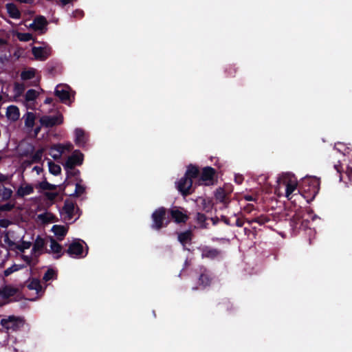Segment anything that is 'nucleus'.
<instances>
[{
    "label": "nucleus",
    "mask_w": 352,
    "mask_h": 352,
    "mask_svg": "<svg viewBox=\"0 0 352 352\" xmlns=\"http://www.w3.org/2000/svg\"><path fill=\"white\" fill-rule=\"evenodd\" d=\"M320 179L316 177H307L302 179L300 189L301 195L308 202L312 201L320 190Z\"/></svg>",
    "instance_id": "obj_1"
},
{
    "label": "nucleus",
    "mask_w": 352,
    "mask_h": 352,
    "mask_svg": "<svg viewBox=\"0 0 352 352\" xmlns=\"http://www.w3.org/2000/svg\"><path fill=\"white\" fill-rule=\"evenodd\" d=\"M294 176L290 173H284L278 178L277 182L279 184L285 186V196L288 199H292V193L296 190L297 184L296 180H293Z\"/></svg>",
    "instance_id": "obj_2"
},
{
    "label": "nucleus",
    "mask_w": 352,
    "mask_h": 352,
    "mask_svg": "<svg viewBox=\"0 0 352 352\" xmlns=\"http://www.w3.org/2000/svg\"><path fill=\"white\" fill-rule=\"evenodd\" d=\"M166 213V209L164 207L158 208L153 212L151 216L153 219L151 228L153 229L160 230L162 228L167 226L169 221H167L165 224L164 223Z\"/></svg>",
    "instance_id": "obj_3"
},
{
    "label": "nucleus",
    "mask_w": 352,
    "mask_h": 352,
    "mask_svg": "<svg viewBox=\"0 0 352 352\" xmlns=\"http://www.w3.org/2000/svg\"><path fill=\"white\" fill-rule=\"evenodd\" d=\"M0 324L6 329L7 332L16 331L23 325V320L20 317L10 316L8 318L1 319Z\"/></svg>",
    "instance_id": "obj_4"
},
{
    "label": "nucleus",
    "mask_w": 352,
    "mask_h": 352,
    "mask_svg": "<svg viewBox=\"0 0 352 352\" xmlns=\"http://www.w3.org/2000/svg\"><path fill=\"white\" fill-rule=\"evenodd\" d=\"M66 170V179H65L63 184L59 186V188L61 190H65L67 186L73 185L74 182L80 181L82 182V179L80 177V172L78 169H65Z\"/></svg>",
    "instance_id": "obj_5"
},
{
    "label": "nucleus",
    "mask_w": 352,
    "mask_h": 352,
    "mask_svg": "<svg viewBox=\"0 0 352 352\" xmlns=\"http://www.w3.org/2000/svg\"><path fill=\"white\" fill-rule=\"evenodd\" d=\"M201 258L210 260L219 259L222 257V251L219 249L212 248L209 245L199 247Z\"/></svg>",
    "instance_id": "obj_6"
},
{
    "label": "nucleus",
    "mask_w": 352,
    "mask_h": 352,
    "mask_svg": "<svg viewBox=\"0 0 352 352\" xmlns=\"http://www.w3.org/2000/svg\"><path fill=\"white\" fill-rule=\"evenodd\" d=\"M334 168L340 175V180L345 183L347 186H352V168L347 166L343 170L342 166L339 162L334 165Z\"/></svg>",
    "instance_id": "obj_7"
},
{
    "label": "nucleus",
    "mask_w": 352,
    "mask_h": 352,
    "mask_svg": "<svg viewBox=\"0 0 352 352\" xmlns=\"http://www.w3.org/2000/svg\"><path fill=\"white\" fill-rule=\"evenodd\" d=\"M83 154L80 151H74L63 164L64 168L74 169L76 166H80L83 162Z\"/></svg>",
    "instance_id": "obj_8"
},
{
    "label": "nucleus",
    "mask_w": 352,
    "mask_h": 352,
    "mask_svg": "<svg viewBox=\"0 0 352 352\" xmlns=\"http://www.w3.org/2000/svg\"><path fill=\"white\" fill-rule=\"evenodd\" d=\"M176 187L184 197H186L193 192L192 190V180L184 176L176 183Z\"/></svg>",
    "instance_id": "obj_9"
},
{
    "label": "nucleus",
    "mask_w": 352,
    "mask_h": 352,
    "mask_svg": "<svg viewBox=\"0 0 352 352\" xmlns=\"http://www.w3.org/2000/svg\"><path fill=\"white\" fill-rule=\"evenodd\" d=\"M39 122L41 125L45 128H52L54 126L61 124L63 122V116L60 114L58 116H43Z\"/></svg>",
    "instance_id": "obj_10"
},
{
    "label": "nucleus",
    "mask_w": 352,
    "mask_h": 352,
    "mask_svg": "<svg viewBox=\"0 0 352 352\" xmlns=\"http://www.w3.org/2000/svg\"><path fill=\"white\" fill-rule=\"evenodd\" d=\"M168 212L174 221L178 224L185 223L189 219V217L187 214V211L184 208L180 209L177 207H174L168 210Z\"/></svg>",
    "instance_id": "obj_11"
},
{
    "label": "nucleus",
    "mask_w": 352,
    "mask_h": 352,
    "mask_svg": "<svg viewBox=\"0 0 352 352\" xmlns=\"http://www.w3.org/2000/svg\"><path fill=\"white\" fill-rule=\"evenodd\" d=\"M65 253L68 254L71 257H84L87 254V251L85 255L83 254V246L80 243V240H74L72 243L69 244L67 250H65Z\"/></svg>",
    "instance_id": "obj_12"
},
{
    "label": "nucleus",
    "mask_w": 352,
    "mask_h": 352,
    "mask_svg": "<svg viewBox=\"0 0 352 352\" xmlns=\"http://www.w3.org/2000/svg\"><path fill=\"white\" fill-rule=\"evenodd\" d=\"M216 170L210 166L204 167L200 175L199 181L206 186L213 185Z\"/></svg>",
    "instance_id": "obj_13"
},
{
    "label": "nucleus",
    "mask_w": 352,
    "mask_h": 352,
    "mask_svg": "<svg viewBox=\"0 0 352 352\" xmlns=\"http://www.w3.org/2000/svg\"><path fill=\"white\" fill-rule=\"evenodd\" d=\"M54 94L57 98H58L61 102L66 104L71 102V96L69 91V87H65L61 85H57L54 91Z\"/></svg>",
    "instance_id": "obj_14"
},
{
    "label": "nucleus",
    "mask_w": 352,
    "mask_h": 352,
    "mask_svg": "<svg viewBox=\"0 0 352 352\" xmlns=\"http://www.w3.org/2000/svg\"><path fill=\"white\" fill-rule=\"evenodd\" d=\"M46 243L43 238H42L40 235H38L34 241L33 244V248L32 250V254L34 255L36 258V261L33 264V265H36L38 262V256L43 253V250L45 247Z\"/></svg>",
    "instance_id": "obj_15"
},
{
    "label": "nucleus",
    "mask_w": 352,
    "mask_h": 352,
    "mask_svg": "<svg viewBox=\"0 0 352 352\" xmlns=\"http://www.w3.org/2000/svg\"><path fill=\"white\" fill-rule=\"evenodd\" d=\"M199 284L203 287L210 285L212 280V273L206 267L201 266L199 268Z\"/></svg>",
    "instance_id": "obj_16"
},
{
    "label": "nucleus",
    "mask_w": 352,
    "mask_h": 352,
    "mask_svg": "<svg viewBox=\"0 0 352 352\" xmlns=\"http://www.w3.org/2000/svg\"><path fill=\"white\" fill-rule=\"evenodd\" d=\"M45 252L50 254L54 253L55 256L54 258L59 259L65 253V250L63 252V247L53 237H50V250L45 249Z\"/></svg>",
    "instance_id": "obj_17"
},
{
    "label": "nucleus",
    "mask_w": 352,
    "mask_h": 352,
    "mask_svg": "<svg viewBox=\"0 0 352 352\" xmlns=\"http://www.w3.org/2000/svg\"><path fill=\"white\" fill-rule=\"evenodd\" d=\"M47 21L43 16H37L34 18L33 22L30 25V28L35 31H41L43 33L46 30Z\"/></svg>",
    "instance_id": "obj_18"
},
{
    "label": "nucleus",
    "mask_w": 352,
    "mask_h": 352,
    "mask_svg": "<svg viewBox=\"0 0 352 352\" xmlns=\"http://www.w3.org/2000/svg\"><path fill=\"white\" fill-rule=\"evenodd\" d=\"M19 289L10 285H5L0 289V297L3 299H8L17 294Z\"/></svg>",
    "instance_id": "obj_19"
},
{
    "label": "nucleus",
    "mask_w": 352,
    "mask_h": 352,
    "mask_svg": "<svg viewBox=\"0 0 352 352\" xmlns=\"http://www.w3.org/2000/svg\"><path fill=\"white\" fill-rule=\"evenodd\" d=\"M52 231L56 235L58 241H62L66 236L68 228L64 226L54 225L52 228Z\"/></svg>",
    "instance_id": "obj_20"
},
{
    "label": "nucleus",
    "mask_w": 352,
    "mask_h": 352,
    "mask_svg": "<svg viewBox=\"0 0 352 352\" xmlns=\"http://www.w3.org/2000/svg\"><path fill=\"white\" fill-rule=\"evenodd\" d=\"M76 204L69 199H66L63 207V212L67 214L68 220L74 217V212Z\"/></svg>",
    "instance_id": "obj_21"
},
{
    "label": "nucleus",
    "mask_w": 352,
    "mask_h": 352,
    "mask_svg": "<svg viewBox=\"0 0 352 352\" xmlns=\"http://www.w3.org/2000/svg\"><path fill=\"white\" fill-rule=\"evenodd\" d=\"M193 234L192 230H188L184 232H182L178 234V241L179 243L185 247L186 244L191 243L192 239Z\"/></svg>",
    "instance_id": "obj_22"
},
{
    "label": "nucleus",
    "mask_w": 352,
    "mask_h": 352,
    "mask_svg": "<svg viewBox=\"0 0 352 352\" xmlns=\"http://www.w3.org/2000/svg\"><path fill=\"white\" fill-rule=\"evenodd\" d=\"M6 116L12 122H16L20 116L19 109L14 105H10L7 108Z\"/></svg>",
    "instance_id": "obj_23"
},
{
    "label": "nucleus",
    "mask_w": 352,
    "mask_h": 352,
    "mask_svg": "<svg viewBox=\"0 0 352 352\" xmlns=\"http://www.w3.org/2000/svg\"><path fill=\"white\" fill-rule=\"evenodd\" d=\"M32 53L36 60H45L49 54L46 50L41 47H33L32 49Z\"/></svg>",
    "instance_id": "obj_24"
},
{
    "label": "nucleus",
    "mask_w": 352,
    "mask_h": 352,
    "mask_svg": "<svg viewBox=\"0 0 352 352\" xmlns=\"http://www.w3.org/2000/svg\"><path fill=\"white\" fill-rule=\"evenodd\" d=\"M6 8L7 12L12 19H19L21 16V12L16 7V6L13 3H8L6 5Z\"/></svg>",
    "instance_id": "obj_25"
},
{
    "label": "nucleus",
    "mask_w": 352,
    "mask_h": 352,
    "mask_svg": "<svg viewBox=\"0 0 352 352\" xmlns=\"http://www.w3.org/2000/svg\"><path fill=\"white\" fill-rule=\"evenodd\" d=\"M87 142L85 131L80 128L75 130V144L78 146H84Z\"/></svg>",
    "instance_id": "obj_26"
},
{
    "label": "nucleus",
    "mask_w": 352,
    "mask_h": 352,
    "mask_svg": "<svg viewBox=\"0 0 352 352\" xmlns=\"http://www.w3.org/2000/svg\"><path fill=\"white\" fill-rule=\"evenodd\" d=\"M3 182H0V200L8 201L11 198L13 191L11 188L5 187L3 184Z\"/></svg>",
    "instance_id": "obj_27"
},
{
    "label": "nucleus",
    "mask_w": 352,
    "mask_h": 352,
    "mask_svg": "<svg viewBox=\"0 0 352 352\" xmlns=\"http://www.w3.org/2000/svg\"><path fill=\"white\" fill-rule=\"evenodd\" d=\"M34 192V188L31 184H26L25 186H20L16 192V196L24 197Z\"/></svg>",
    "instance_id": "obj_28"
},
{
    "label": "nucleus",
    "mask_w": 352,
    "mask_h": 352,
    "mask_svg": "<svg viewBox=\"0 0 352 352\" xmlns=\"http://www.w3.org/2000/svg\"><path fill=\"white\" fill-rule=\"evenodd\" d=\"M199 175V168L193 164H190L187 167V170L185 173L184 176L186 178H190V179L192 180V179L197 178Z\"/></svg>",
    "instance_id": "obj_29"
},
{
    "label": "nucleus",
    "mask_w": 352,
    "mask_h": 352,
    "mask_svg": "<svg viewBox=\"0 0 352 352\" xmlns=\"http://www.w3.org/2000/svg\"><path fill=\"white\" fill-rule=\"evenodd\" d=\"M82 182H76L73 184L75 185V190L73 193L69 194V196L79 197L85 192L86 187L82 185Z\"/></svg>",
    "instance_id": "obj_30"
},
{
    "label": "nucleus",
    "mask_w": 352,
    "mask_h": 352,
    "mask_svg": "<svg viewBox=\"0 0 352 352\" xmlns=\"http://www.w3.org/2000/svg\"><path fill=\"white\" fill-rule=\"evenodd\" d=\"M214 196L217 200H218L221 203H223L225 205H227L229 203L228 195L221 188L217 189Z\"/></svg>",
    "instance_id": "obj_31"
},
{
    "label": "nucleus",
    "mask_w": 352,
    "mask_h": 352,
    "mask_svg": "<svg viewBox=\"0 0 352 352\" xmlns=\"http://www.w3.org/2000/svg\"><path fill=\"white\" fill-rule=\"evenodd\" d=\"M270 221V217L267 215H265V214H261L258 217H254L251 219H246V221L249 224H252V223H257L259 225H264L266 223L269 222Z\"/></svg>",
    "instance_id": "obj_32"
},
{
    "label": "nucleus",
    "mask_w": 352,
    "mask_h": 352,
    "mask_svg": "<svg viewBox=\"0 0 352 352\" xmlns=\"http://www.w3.org/2000/svg\"><path fill=\"white\" fill-rule=\"evenodd\" d=\"M199 199L201 201V209L206 212H211L212 207H213V204H212V200H210L208 198H202V197H199Z\"/></svg>",
    "instance_id": "obj_33"
},
{
    "label": "nucleus",
    "mask_w": 352,
    "mask_h": 352,
    "mask_svg": "<svg viewBox=\"0 0 352 352\" xmlns=\"http://www.w3.org/2000/svg\"><path fill=\"white\" fill-rule=\"evenodd\" d=\"M218 306L221 310H225L228 312H231L234 310L232 303L228 298L223 299L221 302H219Z\"/></svg>",
    "instance_id": "obj_34"
},
{
    "label": "nucleus",
    "mask_w": 352,
    "mask_h": 352,
    "mask_svg": "<svg viewBox=\"0 0 352 352\" xmlns=\"http://www.w3.org/2000/svg\"><path fill=\"white\" fill-rule=\"evenodd\" d=\"M195 220L198 224H199V228L202 229H206L208 228V223H206L207 217L206 216L201 212H197L196 214Z\"/></svg>",
    "instance_id": "obj_35"
},
{
    "label": "nucleus",
    "mask_w": 352,
    "mask_h": 352,
    "mask_svg": "<svg viewBox=\"0 0 352 352\" xmlns=\"http://www.w3.org/2000/svg\"><path fill=\"white\" fill-rule=\"evenodd\" d=\"M27 287L30 290H36V293H38L42 289L40 280L36 278H32L27 285Z\"/></svg>",
    "instance_id": "obj_36"
},
{
    "label": "nucleus",
    "mask_w": 352,
    "mask_h": 352,
    "mask_svg": "<svg viewBox=\"0 0 352 352\" xmlns=\"http://www.w3.org/2000/svg\"><path fill=\"white\" fill-rule=\"evenodd\" d=\"M35 123V115L32 112L28 111L25 116V126L32 128Z\"/></svg>",
    "instance_id": "obj_37"
},
{
    "label": "nucleus",
    "mask_w": 352,
    "mask_h": 352,
    "mask_svg": "<svg viewBox=\"0 0 352 352\" xmlns=\"http://www.w3.org/2000/svg\"><path fill=\"white\" fill-rule=\"evenodd\" d=\"M58 186L50 184L46 179L39 182L38 184L36 186L38 188H40L43 190H55L57 189Z\"/></svg>",
    "instance_id": "obj_38"
},
{
    "label": "nucleus",
    "mask_w": 352,
    "mask_h": 352,
    "mask_svg": "<svg viewBox=\"0 0 352 352\" xmlns=\"http://www.w3.org/2000/svg\"><path fill=\"white\" fill-rule=\"evenodd\" d=\"M48 167L50 173L54 175H58L61 172L60 166L51 160L48 162Z\"/></svg>",
    "instance_id": "obj_39"
},
{
    "label": "nucleus",
    "mask_w": 352,
    "mask_h": 352,
    "mask_svg": "<svg viewBox=\"0 0 352 352\" xmlns=\"http://www.w3.org/2000/svg\"><path fill=\"white\" fill-rule=\"evenodd\" d=\"M35 77V69L31 68L28 70L23 71L21 73V78L23 80H28L32 79Z\"/></svg>",
    "instance_id": "obj_40"
},
{
    "label": "nucleus",
    "mask_w": 352,
    "mask_h": 352,
    "mask_svg": "<svg viewBox=\"0 0 352 352\" xmlns=\"http://www.w3.org/2000/svg\"><path fill=\"white\" fill-rule=\"evenodd\" d=\"M57 278V273L55 270H54L52 268L48 269L45 273L44 274V276L43 277V280L45 282H47L52 279H56Z\"/></svg>",
    "instance_id": "obj_41"
},
{
    "label": "nucleus",
    "mask_w": 352,
    "mask_h": 352,
    "mask_svg": "<svg viewBox=\"0 0 352 352\" xmlns=\"http://www.w3.org/2000/svg\"><path fill=\"white\" fill-rule=\"evenodd\" d=\"M38 96V92L34 89H29L25 95V99L27 102H32L35 100Z\"/></svg>",
    "instance_id": "obj_42"
},
{
    "label": "nucleus",
    "mask_w": 352,
    "mask_h": 352,
    "mask_svg": "<svg viewBox=\"0 0 352 352\" xmlns=\"http://www.w3.org/2000/svg\"><path fill=\"white\" fill-rule=\"evenodd\" d=\"M43 150L38 149L34 154L31 155L32 163H39L42 160Z\"/></svg>",
    "instance_id": "obj_43"
},
{
    "label": "nucleus",
    "mask_w": 352,
    "mask_h": 352,
    "mask_svg": "<svg viewBox=\"0 0 352 352\" xmlns=\"http://www.w3.org/2000/svg\"><path fill=\"white\" fill-rule=\"evenodd\" d=\"M236 68L234 67V65H228L225 69L227 77H234L236 73Z\"/></svg>",
    "instance_id": "obj_44"
},
{
    "label": "nucleus",
    "mask_w": 352,
    "mask_h": 352,
    "mask_svg": "<svg viewBox=\"0 0 352 352\" xmlns=\"http://www.w3.org/2000/svg\"><path fill=\"white\" fill-rule=\"evenodd\" d=\"M14 90L17 95L20 96L25 91V85L23 83L15 82L14 85Z\"/></svg>",
    "instance_id": "obj_45"
},
{
    "label": "nucleus",
    "mask_w": 352,
    "mask_h": 352,
    "mask_svg": "<svg viewBox=\"0 0 352 352\" xmlns=\"http://www.w3.org/2000/svg\"><path fill=\"white\" fill-rule=\"evenodd\" d=\"M18 38L21 41H30L32 39L33 36L30 33H19L18 34Z\"/></svg>",
    "instance_id": "obj_46"
},
{
    "label": "nucleus",
    "mask_w": 352,
    "mask_h": 352,
    "mask_svg": "<svg viewBox=\"0 0 352 352\" xmlns=\"http://www.w3.org/2000/svg\"><path fill=\"white\" fill-rule=\"evenodd\" d=\"M32 245V243L30 241H23L21 244L16 246V249L21 252H23L25 250L29 249Z\"/></svg>",
    "instance_id": "obj_47"
},
{
    "label": "nucleus",
    "mask_w": 352,
    "mask_h": 352,
    "mask_svg": "<svg viewBox=\"0 0 352 352\" xmlns=\"http://www.w3.org/2000/svg\"><path fill=\"white\" fill-rule=\"evenodd\" d=\"M14 208V204H10V203H6L5 204H3V205H0V211L1 212H3V211H11L12 210H13Z\"/></svg>",
    "instance_id": "obj_48"
},
{
    "label": "nucleus",
    "mask_w": 352,
    "mask_h": 352,
    "mask_svg": "<svg viewBox=\"0 0 352 352\" xmlns=\"http://www.w3.org/2000/svg\"><path fill=\"white\" fill-rule=\"evenodd\" d=\"M19 270L17 265H14L8 268H7L5 271H4V276H10L11 274H12L13 272L17 271Z\"/></svg>",
    "instance_id": "obj_49"
},
{
    "label": "nucleus",
    "mask_w": 352,
    "mask_h": 352,
    "mask_svg": "<svg viewBox=\"0 0 352 352\" xmlns=\"http://www.w3.org/2000/svg\"><path fill=\"white\" fill-rule=\"evenodd\" d=\"M3 241L5 242V243L8 244L10 247H12L15 245L14 242L12 241L10 237H9V234L8 232H6L5 234H4V236H3Z\"/></svg>",
    "instance_id": "obj_50"
},
{
    "label": "nucleus",
    "mask_w": 352,
    "mask_h": 352,
    "mask_svg": "<svg viewBox=\"0 0 352 352\" xmlns=\"http://www.w3.org/2000/svg\"><path fill=\"white\" fill-rule=\"evenodd\" d=\"M52 148L53 150L56 151L57 152L59 153L60 155H61L64 152L65 146L60 144H58L53 145Z\"/></svg>",
    "instance_id": "obj_51"
},
{
    "label": "nucleus",
    "mask_w": 352,
    "mask_h": 352,
    "mask_svg": "<svg viewBox=\"0 0 352 352\" xmlns=\"http://www.w3.org/2000/svg\"><path fill=\"white\" fill-rule=\"evenodd\" d=\"M45 195L49 200L54 201L58 196V193L52 192H47L45 193Z\"/></svg>",
    "instance_id": "obj_52"
},
{
    "label": "nucleus",
    "mask_w": 352,
    "mask_h": 352,
    "mask_svg": "<svg viewBox=\"0 0 352 352\" xmlns=\"http://www.w3.org/2000/svg\"><path fill=\"white\" fill-rule=\"evenodd\" d=\"M10 224V221L8 219H0V227L6 228Z\"/></svg>",
    "instance_id": "obj_53"
},
{
    "label": "nucleus",
    "mask_w": 352,
    "mask_h": 352,
    "mask_svg": "<svg viewBox=\"0 0 352 352\" xmlns=\"http://www.w3.org/2000/svg\"><path fill=\"white\" fill-rule=\"evenodd\" d=\"M221 221H222L225 224H226V225H228V226H234V223H232L230 222V219H229V218H228V217H226V216H221Z\"/></svg>",
    "instance_id": "obj_54"
},
{
    "label": "nucleus",
    "mask_w": 352,
    "mask_h": 352,
    "mask_svg": "<svg viewBox=\"0 0 352 352\" xmlns=\"http://www.w3.org/2000/svg\"><path fill=\"white\" fill-rule=\"evenodd\" d=\"M234 181L237 184H241L243 182V177L242 175H235Z\"/></svg>",
    "instance_id": "obj_55"
},
{
    "label": "nucleus",
    "mask_w": 352,
    "mask_h": 352,
    "mask_svg": "<svg viewBox=\"0 0 352 352\" xmlns=\"http://www.w3.org/2000/svg\"><path fill=\"white\" fill-rule=\"evenodd\" d=\"M244 199L246 200V201H256L258 197H254L252 195H245L244 197Z\"/></svg>",
    "instance_id": "obj_56"
},
{
    "label": "nucleus",
    "mask_w": 352,
    "mask_h": 352,
    "mask_svg": "<svg viewBox=\"0 0 352 352\" xmlns=\"http://www.w3.org/2000/svg\"><path fill=\"white\" fill-rule=\"evenodd\" d=\"M244 224V221L240 218H237L235 221L234 225L237 227H242Z\"/></svg>",
    "instance_id": "obj_57"
},
{
    "label": "nucleus",
    "mask_w": 352,
    "mask_h": 352,
    "mask_svg": "<svg viewBox=\"0 0 352 352\" xmlns=\"http://www.w3.org/2000/svg\"><path fill=\"white\" fill-rule=\"evenodd\" d=\"M23 259L24 261H25V263L29 265H32V257L29 256H25V255H23Z\"/></svg>",
    "instance_id": "obj_58"
},
{
    "label": "nucleus",
    "mask_w": 352,
    "mask_h": 352,
    "mask_svg": "<svg viewBox=\"0 0 352 352\" xmlns=\"http://www.w3.org/2000/svg\"><path fill=\"white\" fill-rule=\"evenodd\" d=\"M244 210L245 211H246L247 212H251L253 210H254V206L253 204H248L245 208H244Z\"/></svg>",
    "instance_id": "obj_59"
},
{
    "label": "nucleus",
    "mask_w": 352,
    "mask_h": 352,
    "mask_svg": "<svg viewBox=\"0 0 352 352\" xmlns=\"http://www.w3.org/2000/svg\"><path fill=\"white\" fill-rule=\"evenodd\" d=\"M9 180V176L0 173V182H7Z\"/></svg>",
    "instance_id": "obj_60"
},
{
    "label": "nucleus",
    "mask_w": 352,
    "mask_h": 352,
    "mask_svg": "<svg viewBox=\"0 0 352 352\" xmlns=\"http://www.w3.org/2000/svg\"><path fill=\"white\" fill-rule=\"evenodd\" d=\"M54 99L52 98L47 97L44 100V103L47 104H50L53 102Z\"/></svg>",
    "instance_id": "obj_61"
},
{
    "label": "nucleus",
    "mask_w": 352,
    "mask_h": 352,
    "mask_svg": "<svg viewBox=\"0 0 352 352\" xmlns=\"http://www.w3.org/2000/svg\"><path fill=\"white\" fill-rule=\"evenodd\" d=\"M84 15L83 11L82 10H76L75 12V16H78L79 17H82Z\"/></svg>",
    "instance_id": "obj_62"
},
{
    "label": "nucleus",
    "mask_w": 352,
    "mask_h": 352,
    "mask_svg": "<svg viewBox=\"0 0 352 352\" xmlns=\"http://www.w3.org/2000/svg\"><path fill=\"white\" fill-rule=\"evenodd\" d=\"M42 126H41H41H36V127L34 129V134H35L36 135H37L38 134V133L41 131V127H42Z\"/></svg>",
    "instance_id": "obj_63"
},
{
    "label": "nucleus",
    "mask_w": 352,
    "mask_h": 352,
    "mask_svg": "<svg viewBox=\"0 0 352 352\" xmlns=\"http://www.w3.org/2000/svg\"><path fill=\"white\" fill-rule=\"evenodd\" d=\"M46 214H41L38 215V218L40 219H41L42 221H43L44 222L46 221Z\"/></svg>",
    "instance_id": "obj_64"
}]
</instances>
